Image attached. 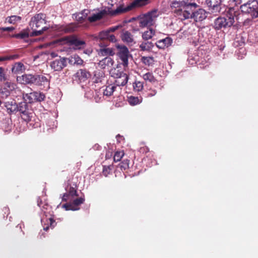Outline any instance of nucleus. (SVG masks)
Returning a JSON list of instances; mask_svg holds the SVG:
<instances>
[{"instance_id":"obj_57","label":"nucleus","mask_w":258,"mask_h":258,"mask_svg":"<svg viewBox=\"0 0 258 258\" xmlns=\"http://www.w3.org/2000/svg\"><path fill=\"white\" fill-rule=\"evenodd\" d=\"M37 202H38V204H38V206L39 207H40V208H41V201H39V200H38V201H37Z\"/></svg>"},{"instance_id":"obj_29","label":"nucleus","mask_w":258,"mask_h":258,"mask_svg":"<svg viewBox=\"0 0 258 258\" xmlns=\"http://www.w3.org/2000/svg\"><path fill=\"white\" fill-rule=\"evenodd\" d=\"M45 222L46 223H44L43 226V230L45 231H47L49 227L51 228H54L56 224L55 221L53 220L52 218H49L46 219Z\"/></svg>"},{"instance_id":"obj_40","label":"nucleus","mask_w":258,"mask_h":258,"mask_svg":"<svg viewBox=\"0 0 258 258\" xmlns=\"http://www.w3.org/2000/svg\"><path fill=\"white\" fill-rule=\"evenodd\" d=\"M76 28L77 26L76 25L73 24H70L69 25H66L64 27L63 31L66 33L71 32L74 31L76 29Z\"/></svg>"},{"instance_id":"obj_42","label":"nucleus","mask_w":258,"mask_h":258,"mask_svg":"<svg viewBox=\"0 0 258 258\" xmlns=\"http://www.w3.org/2000/svg\"><path fill=\"white\" fill-rule=\"evenodd\" d=\"M123 155L124 152L122 151L116 152L113 157L114 161L116 162L120 161Z\"/></svg>"},{"instance_id":"obj_7","label":"nucleus","mask_w":258,"mask_h":258,"mask_svg":"<svg viewBox=\"0 0 258 258\" xmlns=\"http://www.w3.org/2000/svg\"><path fill=\"white\" fill-rule=\"evenodd\" d=\"M118 52L117 55L121 61V64L124 67L128 66V59L130 56L128 49L125 46H118Z\"/></svg>"},{"instance_id":"obj_1","label":"nucleus","mask_w":258,"mask_h":258,"mask_svg":"<svg viewBox=\"0 0 258 258\" xmlns=\"http://www.w3.org/2000/svg\"><path fill=\"white\" fill-rule=\"evenodd\" d=\"M45 15L42 13L38 14L31 18L29 25L33 29L31 33L32 36H38L41 35L48 28L46 26L43 27L41 30H37L43 25L45 24Z\"/></svg>"},{"instance_id":"obj_61","label":"nucleus","mask_w":258,"mask_h":258,"mask_svg":"<svg viewBox=\"0 0 258 258\" xmlns=\"http://www.w3.org/2000/svg\"><path fill=\"white\" fill-rule=\"evenodd\" d=\"M106 156H109V155H108V154H106Z\"/></svg>"},{"instance_id":"obj_32","label":"nucleus","mask_w":258,"mask_h":258,"mask_svg":"<svg viewBox=\"0 0 258 258\" xmlns=\"http://www.w3.org/2000/svg\"><path fill=\"white\" fill-rule=\"evenodd\" d=\"M33 113L32 112H30L29 110H27V111H25V112L21 114L22 118L27 122H28L31 121L32 118L33 117Z\"/></svg>"},{"instance_id":"obj_50","label":"nucleus","mask_w":258,"mask_h":258,"mask_svg":"<svg viewBox=\"0 0 258 258\" xmlns=\"http://www.w3.org/2000/svg\"><path fill=\"white\" fill-rule=\"evenodd\" d=\"M0 30L3 31H12L14 30V28L13 27H1Z\"/></svg>"},{"instance_id":"obj_31","label":"nucleus","mask_w":258,"mask_h":258,"mask_svg":"<svg viewBox=\"0 0 258 258\" xmlns=\"http://www.w3.org/2000/svg\"><path fill=\"white\" fill-rule=\"evenodd\" d=\"M98 54L102 56H106L107 55H113L114 54V53L111 48H101L99 50Z\"/></svg>"},{"instance_id":"obj_28","label":"nucleus","mask_w":258,"mask_h":258,"mask_svg":"<svg viewBox=\"0 0 258 258\" xmlns=\"http://www.w3.org/2000/svg\"><path fill=\"white\" fill-rule=\"evenodd\" d=\"M69 62L71 64L80 65L83 62V60L78 55H74L69 58Z\"/></svg>"},{"instance_id":"obj_59","label":"nucleus","mask_w":258,"mask_h":258,"mask_svg":"<svg viewBox=\"0 0 258 258\" xmlns=\"http://www.w3.org/2000/svg\"><path fill=\"white\" fill-rule=\"evenodd\" d=\"M44 221H45V219L44 218L41 219L42 224H43V223L45 222Z\"/></svg>"},{"instance_id":"obj_44","label":"nucleus","mask_w":258,"mask_h":258,"mask_svg":"<svg viewBox=\"0 0 258 258\" xmlns=\"http://www.w3.org/2000/svg\"><path fill=\"white\" fill-rule=\"evenodd\" d=\"M109 34V31L107 30L106 31H103L100 32L98 36L101 39H107Z\"/></svg>"},{"instance_id":"obj_35","label":"nucleus","mask_w":258,"mask_h":258,"mask_svg":"<svg viewBox=\"0 0 258 258\" xmlns=\"http://www.w3.org/2000/svg\"><path fill=\"white\" fill-rule=\"evenodd\" d=\"M28 110V105L25 101L21 102L18 105V110L17 111H19L21 114Z\"/></svg>"},{"instance_id":"obj_26","label":"nucleus","mask_w":258,"mask_h":258,"mask_svg":"<svg viewBox=\"0 0 258 258\" xmlns=\"http://www.w3.org/2000/svg\"><path fill=\"white\" fill-rule=\"evenodd\" d=\"M143 79L146 82H149L151 83H154L156 82V79L154 77L152 73L148 72L142 75Z\"/></svg>"},{"instance_id":"obj_34","label":"nucleus","mask_w":258,"mask_h":258,"mask_svg":"<svg viewBox=\"0 0 258 258\" xmlns=\"http://www.w3.org/2000/svg\"><path fill=\"white\" fill-rule=\"evenodd\" d=\"M115 88L116 87L113 85H109L106 86L105 89L103 90V95L107 96H111L114 91Z\"/></svg>"},{"instance_id":"obj_19","label":"nucleus","mask_w":258,"mask_h":258,"mask_svg":"<svg viewBox=\"0 0 258 258\" xmlns=\"http://www.w3.org/2000/svg\"><path fill=\"white\" fill-rule=\"evenodd\" d=\"M113 62V60L110 57L107 56L100 60L98 65L101 68L105 69L106 67L112 66Z\"/></svg>"},{"instance_id":"obj_56","label":"nucleus","mask_w":258,"mask_h":258,"mask_svg":"<svg viewBox=\"0 0 258 258\" xmlns=\"http://www.w3.org/2000/svg\"><path fill=\"white\" fill-rule=\"evenodd\" d=\"M7 86L10 88V90H12L14 89V84H11V83H7Z\"/></svg>"},{"instance_id":"obj_48","label":"nucleus","mask_w":258,"mask_h":258,"mask_svg":"<svg viewBox=\"0 0 258 258\" xmlns=\"http://www.w3.org/2000/svg\"><path fill=\"white\" fill-rule=\"evenodd\" d=\"M177 7V2L176 1L173 2L172 4H171V8L173 10L174 13H176L177 11V10L176 9V8Z\"/></svg>"},{"instance_id":"obj_41","label":"nucleus","mask_w":258,"mask_h":258,"mask_svg":"<svg viewBox=\"0 0 258 258\" xmlns=\"http://www.w3.org/2000/svg\"><path fill=\"white\" fill-rule=\"evenodd\" d=\"M12 37L18 39H25L28 38L29 35L28 33L23 32L14 34L12 36Z\"/></svg>"},{"instance_id":"obj_24","label":"nucleus","mask_w":258,"mask_h":258,"mask_svg":"<svg viewBox=\"0 0 258 258\" xmlns=\"http://www.w3.org/2000/svg\"><path fill=\"white\" fill-rule=\"evenodd\" d=\"M127 101L130 105H136L142 102V98L141 97L130 96L128 97Z\"/></svg>"},{"instance_id":"obj_16","label":"nucleus","mask_w":258,"mask_h":258,"mask_svg":"<svg viewBox=\"0 0 258 258\" xmlns=\"http://www.w3.org/2000/svg\"><path fill=\"white\" fill-rule=\"evenodd\" d=\"M114 79H115L114 85L117 86H123L127 84L128 80V76L126 74L123 73L120 76H118V77H116Z\"/></svg>"},{"instance_id":"obj_30","label":"nucleus","mask_w":258,"mask_h":258,"mask_svg":"<svg viewBox=\"0 0 258 258\" xmlns=\"http://www.w3.org/2000/svg\"><path fill=\"white\" fill-rule=\"evenodd\" d=\"M46 124L48 128V130L55 128L57 127V122L54 116L49 118L46 122Z\"/></svg>"},{"instance_id":"obj_12","label":"nucleus","mask_w":258,"mask_h":258,"mask_svg":"<svg viewBox=\"0 0 258 258\" xmlns=\"http://www.w3.org/2000/svg\"><path fill=\"white\" fill-rule=\"evenodd\" d=\"M205 4L212 13L220 12L221 0H206Z\"/></svg>"},{"instance_id":"obj_21","label":"nucleus","mask_w":258,"mask_h":258,"mask_svg":"<svg viewBox=\"0 0 258 258\" xmlns=\"http://www.w3.org/2000/svg\"><path fill=\"white\" fill-rule=\"evenodd\" d=\"M77 76L81 81H85L90 77V74L89 72L86 70L81 69L77 73Z\"/></svg>"},{"instance_id":"obj_5","label":"nucleus","mask_w":258,"mask_h":258,"mask_svg":"<svg viewBox=\"0 0 258 258\" xmlns=\"http://www.w3.org/2000/svg\"><path fill=\"white\" fill-rule=\"evenodd\" d=\"M199 6L196 4H190L178 8V19L184 20L190 19L192 13Z\"/></svg>"},{"instance_id":"obj_49","label":"nucleus","mask_w":258,"mask_h":258,"mask_svg":"<svg viewBox=\"0 0 258 258\" xmlns=\"http://www.w3.org/2000/svg\"><path fill=\"white\" fill-rule=\"evenodd\" d=\"M15 58L14 55H12L10 56H1L0 57V61H5L6 60L13 59Z\"/></svg>"},{"instance_id":"obj_51","label":"nucleus","mask_w":258,"mask_h":258,"mask_svg":"<svg viewBox=\"0 0 258 258\" xmlns=\"http://www.w3.org/2000/svg\"><path fill=\"white\" fill-rule=\"evenodd\" d=\"M157 93V91L155 90H152L150 92L148 93L147 95V97H151L155 96Z\"/></svg>"},{"instance_id":"obj_22","label":"nucleus","mask_w":258,"mask_h":258,"mask_svg":"<svg viewBox=\"0 0 258 258\" xmlns=\"http://www.w3.org/2000/svg\"><path fill=\"white\" fill-rule=\"evenodd\" d=\"M154 47V44L149 41L142 42L139 45V47L142 51H150Z\"/></svg>"},{"instance_id":"obj_53","label":"nucleus","mask_w":258,"mask_h":258,"mask_svg":"<svg viewBox=\"0 0 258 258\" xmlns=\"http://www.w3.org/2000/svg\"><path fill=\"white\" fill-rule=\"evenodd\" d=\"M82 14H83L84 17L85 19L87 18V16L89 13V11L87 10H84L82 12Z\"/></svg>"},{"instance_id":"obj_8","label":"nucleus","mask_w":258,"mask_h":258,"mask_svg":"<svg viewBox=\"0 0 258 258\" xmlns=\"http://www.w3.org/2000/svg\"><path fill=\"white\" fill-rule=\"evenodd\" d=\"M67 66V59L65 57L57 58L50 62V66L54 71L60 72Z\"/></svg>"},{"instance_id":"obj_45","label":"nucleus","mask_w":258,"mask_h":258,"mask_svg":"<svg viewBox=\"0 0 258 258\" xmlns=\"http://www.w3.org/2000/svg\"><path fill=\"white\" fill-rule=\"evenodd\" d=\"M111 170L110 166H103L102 173L105 176H107L110 174Z\"/></svg>"},{"instance_id":"obj_10","label":"nucleus","mask_w":258,"mask_h":258,"mask_svg":"<svg viewBox=\"0 0 258 258\" xmlns=\"http://www.w3.org/2000/svg\"><path fill=\"white\" fill-rule=\"evenodd\" d=\"M78 196L77 188L71 185H67L66 187V192L62 197V201H69L73 200L76 197Z\"/></svg>"},{"instance_id":"obj_13","label":"nucleus","mask_w":258,"mask_h":258,"mask_svg":"<svg viewBox=\"0 0 258 258\" xmlns=\"http://www.w3.org/2000/svg\"><path fill=\"white\" fill-rule=\"evenodd\" d=\"M172 39L169 37L158 40L156 42V46L161 49H164L171 45Z\"/></svg>"},{"instance_id":"obj_17","label":"nucleus","mask_w":258,"mask_h":258,"mask_svg":"<svg viewBox=\"0 0 258 258\" xmlns=\"http://www.w3.org/2000/svg\"><path fill=\"white\" fill-rule=\"evenodd\" d=\"M122 40L127 44L132 45L135 43L133 35L128 31L123 32L121 36Z\"/></svg>"},{"instance_id":"obj_39","label":"nucleus","mask_w":258,"mask_h":258,"mask_svg":"<svg viewBox=\"0 0 258 258\" xmlns=\"http://www.w3.org/2000/svg\"><path fill=\"white\" fill-rule=\"evenodd\" d=\"M133 88L135 91L140 92L142 91L144 88L143 82L136 81L133 84Z\"/></svg>"},{"instance_id":"obj_27","label":"nucleus","mask_w":258,"mask_h":258,"mask_svg":"<svg viewBox=\"0 0 258 258\" xmlns=\"http://www.w3.org/2000/svg\"><path fill=\"white\" fill-rule=\"evenodd\" d=\"M120 64H117L116 68H114L110 70V74L112 77L115 78L118 76H120L122 74L124 73L123 71L119 69Z\"/></svg>"},{"instance_id":"obj_36","label":"nucleus","mask_w":258,"mask_h":258,"mask_svg":"<svg viewBox=\"0 0 258 258\" xmlns=\"http://www.w3.org/2000/svg\"><path fill=\"white\" fill-rule=\"evenodd\" d=\"M21 20V17L16 15L11 16L6 18V21L9 23L12 24H16L17 22H20Z\"/></svg>"},{"instance_id":"obj_15","label":"nucleus","mask_w":258,"mask_h":258,"mask_svg":"<svg viewBox=\"0 0 258 258\" xmlns=\"http://www.w3.org/2000/svg\"><path fill=\"white\" fill-rule=\"evenodd\" d=\"M37 86H45L49 85L48 79L44 76L42 75H34V84Z\"/></svg>"},{"instance_id":"obj_38","label":"nucleus","mask_w":258,"mask_h":258,"mask_svg":"<svg viewBox=\"0 0 258 258\" xmlns=\"http://www.w3.org/2000/svg\"><path fill=\"white\" fill-rule=\"evenodd\" d=\"M141 59L143 63L149 66L152 65L154 62V58L151 56H143Z\"/></svg>"},{"instance_id":"obj_6","label":"nucleus","mask_w":258,"mask_h":258,"mask_svg":"<svg viewBox=\"0 0 258 258\" xmlns=\"http://www.w3.org/2000/svg\"><path fill=\"white\" fill-rule=\"evenodd\" d=\"M60 41L68 43L74 50H80L85 48L86 42L84 40L79 39L76 36L65 37L60 40Z\"/></svg>"},{"instance_id":"obj_23","label":"nucleus","mask_w":258,"mask_h":258,"mask_svg":"<svg viewBox=\"0 0 258 258\" xmlns=\"http://www.w3.org/2000/svg\"><path fill=\"white\" fill-rule=\"evenodd\" d=\"M155 35V31L151 28L142 33V37L144 40L151 39Z\"/></svg>"},{"instance_id":"obj_60","label":"nucleus","mask_w":258,"mask_h":258,"mask_svg":"<svg viewBox=\"0 0 258 258\" xmlns=\"http://www.w3.org/2000/svg\"><path fill=\"white\" fill-rule=\"evenodd\" d=\"M138 30H139V29H134V31H138Z\"/></svg>"},{"instance_id":"obj_54","label":"nucleus","mask_w":258,"mask_h":258,"mask_svg":"<svg viewBox=\"0 0 258 258\" xmlns=\"http://www.w3.org/2000/svg\"><path fill=\"white\" fill-rule=\"evenodd\" d=\"M128 163H129V161L126 160L125 161V163H123L124 165H121L120 167L121 168H123L124 169H125L126 168L128 167Z\"/></svg>"},{"instance_id":"obj_47","label":"nucleus","mask_w":258,"mask_h":258,"mask_svg":"<svg viewBox=\"0 0 258 258\" xmlns=\"http://www.w3.org/2000/svg\"><path fill=\"white\" fill-rule=\"evenodd\" d=\"M75 18L78 21H82L85 19V18L84 17L83 14H82V12L81 13L77 14Z\"/></svg>"},{"instance_id":"obj_37","label":"nucleus","mask_w":258,"mask_h":258,"mask_svg":"<svg viewBox=\"0 0 258 258\" xmlns=\"http://www.w3.org/2000/svg\"><path fill=\"white\" fill-rule=\"evenodd\" d=\"M33 92L35 102H41L45 99V95L44 93L37 91H34Z\"/></svg>"},{"instance_id":"obj_33","label":"nucleus","mask_w":258,"mask_h":258,"mask_svg":"<svg viewBox=\"0 0 258 258\" xmlns=\"http://www.w3.org/2000/svg\"><path fill=\"white\" fill-rule=\"evenodd\" d=\"M23 97L25 102H28L29 103L35 102L33 92L29 93H23Z\"/></svg>"},{"instance_id":"obj_46","label":"nucleus","mask_w":258,"mask_h":258,"mask_svg":"<svg viewBox=\"0 0 258 258\" xmlns=\"http://www.w3.org/2000/svg\"><path fill=\"white\" fill-rule=\"evenodd\" d=\"M5 80L6 77L4 70L2 68L0 67V80L5 81Z\"/></svg>"},{"instance_id":"obj_55","label":"nucleus","mask_w":258,"mask_h":258,"mask_svg":"<svg viewBox=\"0 0 258 258\" xmlns=\"http://www.w3.org/2000/svg\"><path fill=\"white\" fill-rule=\"evenodd\" d=\"M118 27H119L118 26L113 27L110 28L109 29H108V30L109 31V32L110 33L111 32H114L115 30H116Z\"/></svg>"},{"instance_id":"obj_2","label":"nucleus","mask_w":258,"mask_h":258,"mask_svg":"<svg viewBox=\"0 0 258 258\" xmlns=\"http://www.w3.org/2000/svg\"><path fill=\"white\" fill-rule=\"evenodd\" d=\"M159 14L157 10H154L140 16L139 18L140 26L141 27L153 26L156 21Z\"/></svg>"},{"instance_id":"obj_62","label":"nucleus","mask_w":258,"mask_h":258,"mask_svg":"<svg viewBox=\"0 0 258 258\" xmlns=\"http://www.w3.org/2000/svg\"><path fill=\"white\" fill-rule=\"evenodd\" d=\"M191 59H190V58H189V59H188V60H189V62L190 61V60H191Z\"/></svg>"},{"instance_id":"obj_25","label":"nucleus","mask_w":258,"mask_h":258,"mask_svg":"<svg viewBox=\"0 0 258 258\" xmlns=\"http://www.w3.org/2000/svg\"><path fill=\"white\" fill-rule=\"evenodd\" d=\"M104 15V12L100 11L96 14H94L91 16L89 17L88 18V20L90 22H94L102 19Z\"/></svg>"},{"instance_id":"obj_3","label":"nucleus","mask_w":258,"mask_h":258,"mask_svg":"<svg viewBox=\"0 0 258 258\" xmlns=\"http://www.w3.org/2000/svg\"><path fill=\"white\" fill-rule=\"evenodd\" d=\"M234 22V15L232 13H229L225 17H220L216 19L214 27L215 29L220 30L223 28L231 27Z\"/></svg>"},{"instance_id":"obj_11","label":"nucleus","mask_w":258,"mask_h":258,"mask_svg":"<svg viewBox=\"0 0 258 258\" xmlns=\"http://www.w3.org/2000/svg\"><path fill=\"white\" fill-rule=\"evenodd\" d=\"M207 17V12L203 9L199 8L195 10L190 19H193L196 22H201L205 20Z\"/></svg>"},{"instance_id":"obj_58","label":"nucleus","mask_w":258,"mask_h":258,"mask_svg":"<svg viewBox=\"0 0 258 258\" xmlns=\"http://www.w3.org/2000/svg\"><path fill=\"white\" fill-rule=\"evenodd\" d=\"M196 61H197V59H194V60H192V62H191V64H194V63H196Z\"/></svg>"},{"instance_id":"obj_52","label":"nucleus","mask_w":258,"mask_h":258,"mask_svg":"<svg viewBox=\"0 0 258 258\" xmlns=\"http://www.w3.org/2000/svg\"><path fill=\"white\" fill-rule=\"evenodd\" d=\"M107 39L112 42H114L116 41V39L115 36L113 34H109Z\"/></svg>"},{"instance_id":"obj_14","label":"nucleus","mask_w":258,"mask_h":258,"mask_svg":"<svg viewBox=\"0 0 258 258\" xmlns=\"http://www.w3.org/2000/svg\"><path fill=\"white\" fill-rule=\"evenodd\" d=\"M17 81L24 84H34V75L31 74H24L21 76L17 77Z\"/></svg>"},{"instance_id":"obj_4","label":"nucleus","mask_w":258,"mask_h":258,"mask_svg":"<svg viewBox=\"0 0 258 258\" xmlns=\"http://www.w3.org/2000/svg\"><path fill=\"white\" fill-rule=\"evenodd\" d=\"M241 11L243 13L250 14L254 18L258 17V2L256 0H250L240 6Z\"/></svg>"},{"instance_id":"obj_9","label":"nucleus","mask_w":258,"mask_h":258,"mask_svg":"<svg viewBox=\"0 0 258 258\" xmlns=\"http://www.w3.org/2000/svg\"><path fill=\"white\" fill-rule=\"evenodd\" d=\"M73 201L71 203L65 204L62 205V207L65 209L66 210L77 211L80 209L79 206L83 204L85 201L84 197H80L78 199L75 198L72 200Z\"/></svg>"},{"instance_id":"obj_43","label":"nucleus","mask_w":258,"mask_h":258,"mask_svg":"<svg viewBox=\"0 0 258 258\" xmlns=\"http://www.w3.org/2000/svg\"><path fill=\"white\" fill-rule=\"evenodd\" d=\"M195 0H178V8L190 4H195Z\"/></svg>"},{"instance_id":"obj_20","label":"nucleus","mask_w":258,"mask_h":258,"mask_svg":"<svg viewBox=\"0 0 258 258\" xmlns=\"http://www.w3.org/2000/svg\"><path fill=\"white\" fill-rule=\"evenodd\" d=\"M25 70L23 63L21 62H16L12 68V71L14 74L22 73Z\"/></svg>"},{"instance_id":"obj_18","label":"nucleus","mask_w":258,"mask_h":258,"mask_svg":"<svg viewBox=\"0 0 258 258\" xmlns=\"http://www.w3.org/2000/svg\"><path fill=\"white\" fill-rule=\"evenodd\" d=\"M5 106L9 113H14L18 110V104L14 99L5 102Z\"/></svg>"}]
</instances>
